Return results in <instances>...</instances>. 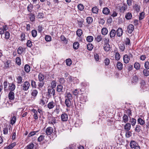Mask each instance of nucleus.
Here are the masks:
<instances>
[{
	"label": "nucleus",
	"mask_w": 149,
	"mask_h": 149,
	"mask_svg": "<svg viewBox=\"0 0 149 149\" xmlns=\"http://www.w3.org/2000/svg\"><path fill=\"white\" fill-rule=\"evenodd\" d=\"M30 87V84L28 81H25L21 85L22 90L24 91H26L28 90Z\"/></svg>",
	"instance_id": "1"
},
{
	"label": "nucleus",
	"mask_w": 149,
	"mask_h": 149,
	"mask_svg": "<svg viewBox=\"0 0 149 149\" xmlns=\"http://www.w3.org/2000/svg\"><path fill=\"white\" fill-rule=\"evenodd\" d=\"M140 88H141V91L144 92L147 90V88L146 82L144 80H142L141 82Z\"/></svg>",
	"instance_id": "2"
},
{
	"label": "nucleus",
	"mask_w": 149,
	"mask_h": 149,
	"mask_svg": "<svg viewBox=\"0 0 149 149\" xmlns=\"http://www.w3.org/2000/svg\"><path fill=\"white\" fill-rule=\"evenodd\" d=\"M48 96L51 97L52 95L54 96L55 94V91L54 88L51 87H48Z\"/></svg>",
	"instance_id": "3"
},
{
	"label": "nucleus",
	"mask_w": 149,
	"mask_h": 149,
	"mask_svg": "<svg viewBox=\"0 0 149 149\" xmlns=\"http://www.w3.org/2000/svg\"><path fill=\"white\" fill-rule=\"evenodd\" d=\"M134 26L132 24H129L127 27V31L129 33H131L134 29Z\"/></svg>",
	"instance_id": "4"
},
{
	"label": "nucleus",
	"mask_w": 149,
	"mask_h": 149,
	"mask_svg": "<svg viewBox=\"0 0 149 149\" xmlns=\"http://www.w3.org/2000/svg\"><path fill=\"white\" fill-rule=\"evenodd\" d=\"M68 116L65 113L62 114L61 116V119L62 121H66L68 120Z\"/></svg>",
	"instance_id": "5"
},
{
	"label": "nucleus",
	"mask_w": 149,
	"mask_h": 149,
	"mask_svg": "<svg viewBox=\"0 0 149 149\" xmlns=\"http://www.w3.org/2000/svg\"><path fill=\"white\" fill-rule=\"evenodd\" d=\"M8 98L9 100H13L15 99V94L13 91H10L8 95Z\"/></svg>",
	"instance_id": "6"
},
{
	"label": "nucleus",
	"mask_w": 149,
	"mask_h": 149,
	"mask_svg": "<svg viewBox=\"0 0 149 149\" xmlns=\"http://www.w3.org/2000/svg\"><path fill=\"white\" fill-rule=\"evenodd\" d=\"M53 132V129L51 127H48L46 130V133L47 135H50Z\"/></svg>",
	"instance_id": "7"
},
{
	"label": "nucleus",
	"mask_w": 149,
	"mask_h": 149,
	"mask_svg": "<svg viewBox=\"0 0 149 149\" xmlns=\"http://www.w3.org/2000/svg\"><path fill=\"white\" fill-rule=\"evenodd\" d=\"M8 88V89L10 90V91H13L15 90V86L13 83H9Z\"/></svg>",
	"instance_id": "8"
},
{
	"label": "nucleus",
	"mask_w": 149,
	"mask_h": 149,
	"mask_svg": "<svg viewBox=\"0 0 149 149\" xmlns=\"http://www.w3.org/2000/svg\"><path fill=\"white\" fill-rule=\"evenodd\" d=\"M56 105V103L52 101L50 102L47 104V107L49 109H52L55 107Z\"/></svg>",
	"instance_id": "9"
},
{
	"label": "nucleus",
	"mask_w": 149,
	"mask_h": 149,
	"mask_svg": "<svg viewBox=\"0 0 149 149\" xmlns=\"http://www.w3.org/2000/svg\"><path fill=\"white\" fill-rule=\"evenodd\" d=\"M8 29V27L6 25L3 26V28H0V34L1 35L4 33L5 31H6Z\"/></svg>",
	"instance_id": "10"
},
{
	"label": "nucleus",
	"mask_w": 149,
	"mask_h": 149,
	"mask_svg": "<svg viewBox=\"0 0 149 149\" xmlns=\"http://www.w3.org/2000/svg\"><path fill=\"white\" fill-rule=\"evenodd\" d=\"M123 60L124 63L126 64H127L129 62L130 58L127 55L125 54L123 57Z\"/></svg>",
	"instance_id": "11"
},
{
	"label": "nucleus",
	"mask_w": 149,
	"mask_h": 149,
	"mask_svg": "<svg viewBox=\"0 0 149 149\" xmlns=\"http://www.w3.org/2000/svg\"><path fill=\"white\" fill-rule=\"evenodd\" d=\"M117 36L118 37H120L123 34V30L122 28H119L116 31Z\"/></svg>",
	"instance_id": "12"
},
{
	"label": "nucleus",
	"mask_w": 149,
	"mask_h": 149,
	"mask_svg": "<svg viewBox=\"0 0 149 149\" xmlns=\"http://www.w3.org/2000/svg\"><path fill=\"white\" fill-rule=\"evenodd\" d=\"M104 49L106 51H109L110 49V45L108 43H105L104 46Z\"/></svg>",
	"instance_id": "13"
},
{
	"label": "nucleus",
	"mask_w": 149,
	"mask_h": 149,
	"mask_svg": "<svg viewBox=\"0 0 149 149\" xmlns=\"http://www.w3.org/2000/svg\"><path fill=\"white\" fill-rule=\"evenodd\" d=\"M138 145V143L134 141H132L130 143V147L132 148H134Z\"/></svg>",
	"instance_id": "14"
},
{
	"label": "nucleus",
	"mask_w": 149,
	"mask_h": 149,
	"mask_svg": "<svg viewBox=\"0 0 149 149\" xmlns=\"http://www.w3.org/2000/svg\"><path fill=\"white\" fill-rule=\"evenodd\" d=\"M38 93V91L36 90H33L31 92V95L32 96V98H33L35 99L37 94Z\"/></svg>",
	"instance_id": "15"
},
{
	"label": "nucleus",
	"mask_w": 149,
	"mask_h": 149,
	"mask_svg": "<svg viewBox=\"0 0 149 149\" xmlns=\"http://www.w3.org/2000/svg\"><path fill=\"white\" fill-rule=\"evenodd\" d=\"M71 100H70L65 99V103L67 107H69L71 106L72 104Z\"/></svg>",
	"instance_id": "16"
},
{
	"label": "nucleus",
	"mask_w": 149,
	"mask_h": 149,
	"mask_svg": "<svg viewBox=\"0 0 149 149\" xmlns=\"http://www.w3.org/2000/svg\"><path fill=\"white\" fill-rule=\"evenodd\" d=\"M131 127V124L130 123H127L124 126V130L126 131H129Z\"/></svg>",
	"instance_id": "17"
},
{
	"label": "nucleus",
	"mask_w": 149,
	"mask_h": 149,
	"mask_svg": "<svg viewBox=\"0 0 149 149\" xmlns=\"http://www.w3.org/2000/svg\"><path fill=\"white\" fill-rule=\"evenodd\" d=\"M17 83L20 84L23 82L22 78L20 76H18L17 78Z\"/></svg>",
	"instance_id": "18"
},
{
	"label": "nucleus",
	"mask_w": 149,
	"mask_h": 149,
	"mask_svg": "<svg viewBox=\"0 0 149 149\" xmlns=\"http://www.w3.org/2000/svg\"><path fill=\"white\" fill-rule=\"evenodd\" d=\"M116 34V31L114 29L111 30L110 32V36L111 38L114 37Z\"/></svg>",
	"instance_id": "19"
},
{
	"label": "nucleus",
	"mask_w": 149,
	"mask_h": 149,
	"mask_svg": "<svg viewBox=\"0 0 149 149\" xmlns=\"http://www.w3.org/2000/svg\"><path fill=\"white\" fill-rule=\"evenodd\" d=\"M66 99L72 100V96L71 94L70 93H66V95L65 96Z\"/></svg>",
	"instance_id": "20"
},
{
	"label": "nucleus",
	"mask_w": 149,
	"mask_h": 149,
	"mask_svg": "<svg viewBox=\"0 0 149 149\" xmlns=\"http://www.w3.org/2000/svg\"><path fill=\"white\" fill-rule=\"evenodd\" d=\"M63 87L61 85H58L57 87V91L59 92L62 93L63 92Z\"/></svg>",
	"instance_id": "21"
},
{
	"label": "nucleus",
	"mask_w": 149,
	"mask_h": 149,
	"mask_svg": "<svg viewBox=\"0 0 149 149\" xmlns=\"http://www.w3.org/2000/svg\"><path fill=\"white\" fill-rule=\"evenodd\" d=\"M33 8V4H30L27 7V10L29 13H31Z\"/></svg>",
	"instance_id": "22"
},
{
	"label": "nucleus",
	"mask_w": 149,
	"mask_h": 149,
	"mask_svg": "<svg viewBox=\"0 0 149 149\" xmlns=\"http://www.w3.org/2000/svg\"><path fill=\"white\" fill-rule=\"evenodd\" d=\"M133 8L136 11V12H138L140 11V7L137 4H135L133 6Z\"/></svg>",
	"instance_id": "23"
},
{
	"label": "nucleus",
	"mask_w": 149,
	"mask_h": 149,
	"mask_svg": "<svg viewBox=\"0 0 149 149\" xmlns=\"http://www.w3.org/2000/svg\"><path fill=\"white\" fill-rule=\"evenodd\" d=\"M138 123L141 125H143L145 123V122L143 119L141 118H139L137 120Z\"/></svg>",
	"instance_id": "24"
},
{
	"label": "nucleus",
	"mask_w": 149,
	"mask_h": 149,
	"mask_svg": "<svg viewBox=\"0 0 149 149\" xmlns=\"http://www.w3.org/2000/svg\"><path fill=\"white\" fill-rule=\"evenodd\" d=\"M102 12L104 14L107 15L110 13V10L108 8H103Z\"/></svg>",
	"instance_id": "25"
},
{
	"label": "nucleus",
	"mask_w": 149,
	"mask_h": 149,
	"mask_svg": "<svg viewBox=\"0 0 149 149\" xmlns=\"http://www.w3.org/2000/svg\"><path fill=\"white\" fill-rule=\"evenodd\" d=\"M56 121L55 118L53 117H50L49 120V123L52 124L56 123Z\"/></svg>",
	"instance_id": "26"
},
{
	"label": "nucleus",
	"mask_w": 149,
	"mask_h": 149,
	"mask_svg": "<svg viewBox=\"0 0 149 149\" xmlns=\"http://www.w3.org/2000/svg\"><path fill=\"white\" fill-rule=\"evenodd\" d=\"M123 65L120 62H118L117 64V67L119 70H121L123 69Z\"/></svg>",
	"instance_id": "27"
},
{
	"label": "nucleus",
	"mask_w": 149,
	"mask_h": 149,
	"mask_svg": "<svg viewBox=\"0 0 149 149\" xmlns=\"http://www.w3.org/2000/svg\"><path fill=\"white\" fill-rule=\"evenodd\" d=\"M10 63V61L9 60H6L4 63V68L5 69L8 68L9 66V64Z\"/></svg>",
	"instance_id": "28"
},
{
	"label": "nucleus",
	"mask_w": 149,
	"mask_h": 149,
	"mask_svg": "<svg viewBox=\"0 0 149 149\" xmlns=\"http://www.w3.org/2000/svg\"><path fill=\"white\" fill-rule=\"evenodd\" d=\"M101 32L102 35H105L107 34L108 31L106 28H103L102 29Z\"/></svg>",
	"instance_id": "29"
},
{
	"label": "nucleus",
	"mask_w": 149,
	"mask_h": 149,
	"mask_svg": "<svg viewBox=\"0 0 149 149\" xmlns=\"http://www.w3.org/2000/svg\"><path fill=\"white\" fill-rule=\"evenodd\" d=\"M73 48L77 49H78L79 46V43L77 42H76L74 43L73 45Z\"/></svg>",
	"instance_id": "30"
},
{
	"label": "nucleus",
	"mask_w": 149,
	"mask_h": 149,
	"mask_svg": "<svg viewBox=\"0 0 149 149\" xmlns=\"http://www.w3.org/2000/svg\"><path fill=\"white\" fill-rule=\"evenodd\" d=\"M29 15L30 20L32 22L34 21L35 19L34 15L32 13H31L29 14Z\"/></svg>",
	"instance_id": "31"
},
{
	"label": "nucleus",
	"mask_w": 149,
	"mask_h": 149,
	"mask_svg": "<svg viewBox=\"0 0 149 149\" xmlns=\"http://www.w3.org/2000/svg\"><path fill=\"white\" fill-rule=\"evenodd\" d=\"M134 67L136 70H139L140 67V64L139 63L135 62L134 65Z\"/></svg>",
	"instance_id": "32"
},
{
	"label": "nucleus",
	"mask_w": 149,
	"mask_h": 149,
	"mask_svg": "<svg viewBox=\"0 0 149 149\" xmlns=\"http://www.w3.org/2000/svg\"><path fill=\"white\" fill-rule=\"evenodd\" d=\"M132 17V14L130 13H128L125 15V17L127 19H130Z\"/></svg>",
	"instance_id": "33"
},
{
	"label": "nucleus",
	"mask_w": 149,
	"mask_h": 149,
	"mask_svg": "<svg viewBox=\"0 0 149 149\" xmlns=\"http://www.w3.org/2000/svg\"><path fill=\"white\" fill-rule=\"evenodd\" d=\"M24 68L26 72H29L30 71V67L29 65L27 64L25 65Z\"/></svg>",
	"instance_id": "34"
},
{
	"label": "nucleus",
	"mask_w": 149,
	"mask_h": 149,
	"mask_svg": "<svg viewBox=\"0 0 149 149\" xmlns=\"http://www.w3.org/2000/svg\"><path fill=\"white\" fill-rule=\"evenodd\" d=\"M123 118L124 122L125 123H126L127 122L128 120V118L126 114H124L123 117Z\"/></svg>",
	"instance_id": "35"
},
{
	"label": "nucleus",
	"mask_w": 149,
	"mask_h": 149,
	"mask_svg": "<svg viewBox=\"0 0 149 149\" xmlns=\"http://www.w3.org/2000/svg\"><path fill=\"white\" fill-rule=\"evenodd\" d=\"M34 144L31 143L29 145H28L25 148L26 149H32L34 147Z\"/></svg>",
	"instance_id": "36"
},
{
	"label": "nucleus",
	"mask_w": 149,
	"mask_h": 149,
	"mask_svg": "<svg viewBox=\"0 0 149 149\" xmlns=\"http://www.w3.org/2000/svg\"><path fill=\"white\" fill-rule=\"evenodd\" d=\"M44 79V76L41 73H40L38 75V79L39 81H43Z\"/></svg>",
	"instance_id": "37"
},
{
	"label": "nucleus",
	"mask_w": 149,
	"mask_h": 149,
	"mask_svg": "<svg viewBox=\"0 0 149 149\" xmlns=\"http://www.w3.org/2000/svg\"><path fill=\"white\" fill-rule=\"evenodd\" d=\"M45 97H43L40 100L39 103L41 105L43 106L45 105Z\"/></svg>",
	"instance_id": "38"
},
{
	"label": "nucleus",
	"mask_w": 149,
	"mask_h": 149,
	"mask_svg": "<svg viewBox=\"0 0 149 149\" xmlns=\"http://www.w3.org/2000/svg\"><path fill=\"white\" fill-rule=\"evenodd\" d=\"M87 49L89 51L91 50L93 48V46L91 43H89L87 45Z\"/></svg>",
	"instance_id": "39"
},
{
	"label": "nucleus",
	"mask_w": 149,
	"mask_h": 149,
	"mask_svg": "<svg viewBox=\"0 0 149 149\" xmlns=\"http://www.w3.org/2000/svg\"><path fill=\"white\" fill-rule=\"evenodd\" d=\"M95 39L97 42H99L102 40V38L101 35H98L95 38Z\"/></svg>",
	"instance_id": "40"
},
{
	"label": "nucleus",
	"mask_w": 149,
	"mask_h": 149,
	"mask_svg": "<svg viewBox=\"0 0 149 149\" xmlns=\"http://www.w3.org/2000/svg\"><path fill=\"white\" fill-rule=\"evenodd\" d=\"M31 34L33 37H35L37 35V31L36 30H33L31 31Z\"/></svg>",
	"instance_id": "41"
},
{
	"label": "nucleus",
	"mask_w": 149,
	"mask_h": 149,
	"mask_svg": "<svg viewBox=\"0 0 149 149\" xmlns=\"http://www.w3.org/2000/svg\"><path fill=\"white\" fill-rule=\"evenodd\" d=\"M8 129L7 126L3 128V133L4 134H8Z\"/></svg>",
	"instance_id": "42"
},
{
	"label": "nucleus",
	"mask_w": 149,
	"mask_h": 149,
	"mask_svg": "<svg viewBox=\"0 0 149 149\" xmlns=\"http://www.w3.org/2000/svg\"><path fill=\"white\" fill-rule=\"evenodd\" d=\"M76 34L79 37H80L82 34V32L80 29H78L77 31Z\"/></svg>",
	"instance_id": "43"
},
{
	"label": "nucleus",
	"mask_w": 149,
	"mask_h": 149,
	"mask_svg": "<svg viewBox=\"0 0 149 149\" xmlns=\"http://www.w3.org/2000/svg\"><path fill=\"white\" fill-rule=\"evenodd\" d=\"M86 21L88 24H90L93 21V18L91 17H88L87 18Z\"/></svg>",
	"instance_id": "44"
},
{
	"label": "nucleus",
	"mask_w": 149,
	"mask_h": 149,
	"mask_svg": "<svg viewBox=\"0 0 149 149\" xmlns=\"http://www.w3.org/2000/svg\"><path fill=\"white\" fill-rule=\"evenodd\" d=\"M130 122L131 123L132 125L133 126H134L136 123V120L133 118L131 119Z\"/></svg>",
	"instance_id": "45"
},
{
	"label": "nucleus",
	"mask_w": 149,
	"mask_h": 149,
	"mask_svg": "<svg viewBox=\"0 0 149 149\" xmlns=\"http://www.w3.org/2000/svg\"><path fill=\"white\" fill-rule=\"evenodd\" d=\"M31 85L32 88H37L36 82L33 80H31Z\"/></svg>",
	"instance_id": "46"
},
{
	"label": "nucleus",
	"mask_w": 149,
	"mask_h": 149,
	"mask_svg": "<svg viewBox=\"0 0 149 149\" xmlns=\"http://www.w3.org/2000/svg\"><path fill=\"white\" fill-rule=\"evenodd\" d=\"M93 40V37L91 36H88L86 38L87 41L89 42H91Z\"/></svg>",
	"instance_id": "47"
},
{
	"label": "nucleus",
	"mask_w": 149,
	"mask_h": 149,
	"mask_svg": "<svg viewBox=\"0 0 149 149\" xmlns=\"http://www.w3.org/2000/svg\"><path fill=\"white\" fill-rule=\"evenodd\" d=\"M141 130V126L139 125H136L135 129V131L137 132H139Z\"/></svg>",
	"instance_id": "48"
},
{
	"label": "nucleus",
	"mask_w": 149,
	"mask_h": 149,
	"mask_svg": "<svg viewBox=\"0 0 149 149\" xmlns=\"http://www.w3.org/2000/svg\"><path fill=\"white\" fill-rule=\"evenodd\" d=\"M120 55L118 52H116V53L115 55V58L116 60L117 61L119 60L120 58Z\"/></svg>",
	"instance_id": "49"
},
{
	"label": "nucleus",
	"mask_w": 149,
	"mask_h": 149,
	"mask_svg": "<svg viewBox=\"0 0 149 149\" xmlns=\"http://www.w3.org/2000/svg\"><path fill=\"white\" fill-rule=\"evenodd\" d=\"M16 118L15 116H13L11 120L10 124L13 125L16 122Z\"/></svg>",
	"instance_id": "50"
},
{
	"label": "nucleus",
	"mask_w": 149,
	"mask_h": 149,
	"mask_svg": "<svg viewBox=\"0 0 149 149\" xmlns=\"http://www.w3.org/2000/svg\"><path fill=\"white\" fill-rule=\"evenodd\" d=\"M143 73L144 75L145 76H148L149 75V71L146 69H144L143 71Z\"/></svg>",
	"instance_id": "51"
},
{
	"label": "nucleus",
	"mask_w": 149,
	"mask_h": 149,
	"mask_svg": "<svg viewBox=\"0 0 149 149\" xmlns=\"http://www.w3.org/2000/svg\"><path fill=\"white\" fill-rule=\"evenodd\" d=\"M93 13H97L98 12V9L96 6L93 7L92 9Z\"/></svg>",
	"instance_id": "52"
},
{
	"label": "nucleus",
	"mask_w": 149,
	"mask_h": 149,
	"mask_svg": "<svg viewBox=\"0 0 149 149\" xmlns=\"http://www.w3.org/2000/svg\"><path fill=\"white\" fill-rule=\"evenodd\" d=\"M120 50L122 51H124L125 49V45L123 44H120L119 47Z\"/></svg>",
	"instance_id": "53"
},
{
	"label": "nucleus",
	"mask_w": 149,
	"mask_h": 149,
	"mask_svg": "<svg viewBox=\"0 0 149 149\" xmlns=\"http://www.w3.org/2000/svg\"><path fill=\"white\" fill-rule=\"evenodd\" d=\"M104 63L106 65H108L110 63V60L109 58H106L104 60Z\"/></svg>",
	"instance_id": "54"
},
{
	"label": "nucleus",
	"mask_w": 149,
	"mask_h": 149,
	"mask_svg": "<svg viewBox=\"0 0 149 149\" xmlns=\"http://www.w3.org/2000/svg\"><path fill=\"white\" fill-rule=\"evenodd\" d=\"M10 37V34L8 31H6L5 33V38L6 39H8Z\"/></svg>",
	"instance_id": "55"
},
{
	"label": "nucleus",
	"mask_w": 149,
	"mask_h": 149,
	"mask_svg": "<svg viewBox=\"0 0 149 149\" xmlns=\"http://www.w3.org/2000/svg\"><path fill=\"white\" fill-rule=\"evenodd\" d=\"M66 64L67 65L70 66L72 64V61L70 59L68 58L66 60Z\"/></svg>",
	"instance_id": "56"
},
{
	"label": "nucleus",
	"mask_w": 149,
	"mask_h": 149,
	"mask_svg": "<svg viewBox=\"0 0 149 149\" xmlns=\"http://www.w3.org/2000/svg\"><path fill=\"white\" fill-rule=\"evenodd\" d=\"M144 15L145 14L144 12H142L140 13L139 17V19L140 20H141L144 18Z\"/></svg>",
	"instance_id": "57"
},
{
	"label": "nucleus",
	"mask_w": 149,
	"mask_h": 149,
	"mask_svg": "<svg viewBox=\"0 0 149 149\" xmlns=\"http://www.w3.org/2000/svg\"><path fill=\"white\" fill-rule=\"evenodd\" d=\"M33 112L34 113L33 115L34 118L36 119L37 120L38 118V117L37 115V112L36 110H33Z\"/></svg>",
	"instance_id": "58"
},
{
	"label": "nucleus",
	"mask_w": 149,
	"mask_h": 149,
	"mask_svg": "<svg viewBox=\"0 0 149 149\" xmlns=\"http://www.w3.org/2000/svg\"><path fill=\"white\" fill-rule=\"evenodd\" d=\"M16 62L17 64L20 65L21 64V60L19 57H17L16 59Z\"/></svg>",
	"instance_id": "59"
},
{
	"label": "nucleus",
	"mask_w": 149,
	"mask_h": 149,
	"mask_svg": "<svg viewBox=\"0 0 149 149\" xmlns=\"http://www.w3.org/2000/svg\"><path fill=\"white\" fill-rule=\"evenodd\" d=\"M77 7L78 9L81 11L83 10L84 9V7L83 5L81 4H80L78 5Z\"/></svg>",
	"instance_id": "60"
},
{
	"label": "nucleus",
	"mask_w": 149,
	"mask_h": 149,
	"mask_svg": "<svg viewBox=\"0 0 149 149\" xmlns=\"http://www.w3.org/2000/svg\"><path fill=\"white\" fill-rule=\"evenodd\" d=\"M51 87L52 88H55L56 85V81H54L52 82L51 84Z\"/></svg>",
	"instance_id": "61"
},
{
	"label": "nucleus",
	"mask_w": 149,
	"mask_h": 149,
	"mask_svg": "<svg viewBox=\"0 0 149 149\" xmlns=\"http://www.w3.org/2000/svg\"><path fill=\"white\" fill-rule=\"evenodd\" d=\"M23 48L22 47H19L17 49V53L19 54H21L22 53Z\"/></svg>",
	"instance_id": "62"
},
{
	"label": "nucleus",
	"mask_w": 149,
	"mask_h": 149,
	"mask_svg": "<svg viewBox=\"0 0 149 149\" xmlns=\"http://www.w3.org/2000/svg\"><path fill=\"white\" fill-rule=\"evenodd\" d=\"M79 93V91L78 89H76L73 91V94L74 95L76 96Z\"/></svg>",
	"instance_id": "63"
},
{
	"label": "nucleus",
	"mask_w": 149,
	"mask_h": 149,
	"mask_svg": "<svg viewBox=\"0 0 149 149\" xmlns=\"http://www.w3.org/2000/svg\"><path fill=\"white\" fill-rule=\"evenodd\" d=\"M145 68L146 69H149V62L148 61L146 62L144 64Z\"/></svg>",
	"instance_id": "64"
}]
</instances>
